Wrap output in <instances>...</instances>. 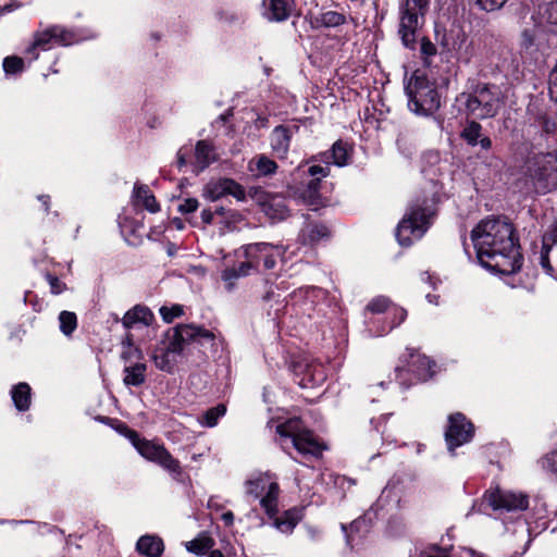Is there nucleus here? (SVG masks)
<instances>
[{"label": "nucleus", "instance_id": "obj_1", "mask_svg": "<svg viewBox=\"0 0 557 557\" xmlns=\"http://www.w3.org/2000/svg\"><path fill=\"white\" fill-rule=\"evenodd\" d=\"M480 264L487 270L510 275L522 267L518 238L512 224L505 218L481 221L471 232Z\"/></svg>", "mask_w": 557, "mask_h": 557}, {"label": "nucleus", "instance_id": "obj_2", "mask_svg": "<svg viewBox=\"0 0 557 557\" xmlns=\"http://www.w3.org/2000/svg\"><path fill=\"white\" fill-rule=\"evenodd\" d=\"M458 100L468 115L475 120H486L497 115L504 103V96L498 86L479 83L471 91L460 94Z\"/></svg>", "mask_w": 557, "mask_h": 557}, {"label": "nucleus", "instance_id": "obj_3", "mask_svg": "<svg viewBox=\"0 0 557 557\" xmlns=\"http://www.w3.org/2000/svg\"><path fill=\"white\" fill-rule=\"evenodd\" d=\"M409 110L419 116H431L441 108V96L435 83L416 71L405 87Z\"/></svg>", "mask_w": 557, "mask_h": 557}, {"label": "nucleus", "instance_id": "obj_4", "mask_svg": "<svg viewBox=\"0 0 557 557\" xmlns=\"http://www.w3.org/2000/svg\"><path fill=\"white\" fill-rule=\"evenodd\" d=\"M525 176L539 194L557 189V151L540 152L528 158Z\"/></svg>", "mask_w": 557, "mask_h": 557}, {"label": "nucleus", "instance_id": "obj_5", "mask_svg": "<svg viewBox=\"0 0 557 557\" xmlns=\"http://www.w3.org/2000/svg\"><path fill=\"white\" fill-rule=\"evenodd\" d=\"M435 210L428 200L414 202L408 213L399 222L396 230V237L401 246H409L413 240L420 239L430 225V219Z\"/></svg>", "mask_w": 557, "mask_h": 557}, {"label": "nucleus", "instance_id": "obj_6", "mask_svg": "<svg viewBox=\"0 0 557 557\" xmlns=\"http://www.w3.org/2000/svg\"><path fill=\"white\" fill-rule=\"evenodd\" d=\"M430 0H403L399 4L398 35L404 47L414 50L417 32L424 24Z\"/></svg>", "mask_w": 557, "mask_h": 557}, {"label": "nucleus", "instance_id": "obj_7", "mask_svg": "<svg viewBox=\"0 0 557 557\" xmlns=\"http://www.w3.org/2000/svg\"><path fill=\"white\" fill-rule=\"evenodd\" d=\"M276 432L281 438L290 440L293 447L302 456H321L324 447L313 433L301 424L299 419H289L278 424Z\"/></svg>", "mask_w": 557, "mask_h": 557}, {"label": "nucleus", "instance_id": "obj_8", "mask_svg": "<svg viewBox=\"0 0 557 557\" xmlns=\"http://www.w3.org/2000/svg\"><path fill=\"white\" fill-rule=\"evenodd\" d=\"M246 493L260 498V506L269 517L277 513L280 486L274 474L265 472L247 480Z\"/></svg>", "mask_w": 557, "mask_h": 557}, {"label": "nucleus", "instance_id": "obj_9", "mask_svg": "<svg viewBox=\"0 0 557 557\" xmlns=\"http://www.w3.org/2000/svg\"><path fill=\"white\" fill-rule=\"evenodd\" d=\"M127 436L144 458L158 463L172 473L181 474L180 461L163 445L140 438L137 432L132 430L127 432Z\"/></svg>", "mask_w": 557, "mask_h": 557}, {"label": "nucleus", "instance_id": "obj_10", "mask_svg": "<svg viewBox=\"0 0 557 557\" xmlns=\"http://www.w3.org/2000/svg\"><path fill=\"white\" fill-rule=\"evenodd\" d=\"M178 325L169 330L164 337L165 339L154 349L152 359L158 369L165 372H172L177 357L182 356L186 349L185 343L178 336Z\"/></svg>", "mask_w": 557, "mask_h": 557}, {"label": "nucleus", "instance_id": "obj_11", "mask_svg": "<svg viewBox=\"0 0 557 557\" xmlns=\"http://www.w3.org/2000/svg\"><path fill=\"white\" fill-rule=\"evenodd\" d=\"M178 336L184 341L187 347L190 344H197L205 350L203 354H210L214 357L223 348V338L218 337L212 331L196 324H180Z\"/></svg>", "mask_w": 557, "mask_h": 557}, {"label": "nucleus", "instance_id": "obj_12", "mask_svg": "<svg viewBox=\"0 0 557 557\" xmlns=\"http://www.w3.org/2000/svg\"><path fill=\"white\" fill-rule=\"evenodd\" d=\"M484 502L493 510H525L529 506V499L527 495L511 491H503L499 488L487 491L484 494Z\"/></svg>", "mask_w": 557, "mask_h": 557}, {"label": "nucleus", "instance_id": "obj_13", "mask_svg": "<svg viewBox=\"0 0 557 557\" xmlns=\"http://www.w3.org/2000/svg\"><path fill=\"white\" fill-rule=\"evenodd\" d=\"M401 366L396 367L397 377H400L404 372H411L420 381H426L433 375L432 362L426 356L419 354L413 349H407L400 357Z\"/></svg>", "mask_w": 557, "mask_h": 557}, {"label": "nucleus", "instance_id": "obj_14", "mask_svg": "<svg viewBox=\"0 0 557 557\" xmlns=\"http://www.w3.org/2000/svg\"><path fill=\"white\" fill-rule=\"evenodd\" d=\"M448 421L449 425L445 432V440L448 449L454 451L472 438L474 429L472 423L460 412L450 414Z\"/></svg>", "mask_w": 557, "mask_h": 557}, {"label": "nucleus", "instance_id": "obj_15", "mask_svg": "<svg viewBox=\"0 0 557 557\" xmlns=\"http://www.w3.org/2000/svg\"><path fill=\"white\" fill-rule=\"evenodd\" d=\"M226 195H231L239 201L246 199L244 187L232 178L212 180L202 189L203 198L209 201H216Z\"/></svg>", "mask_w": 557, "mask_h": 557}, {"label": "nucleus", "instance_id": "obj_16", "mask_svg": "<svg viewBox=\"0 0 557 557\" xmlns=\"http://www.w3.org/2000/svg\"><path fill=\"white\" fill-rule=\"evenodd\" d=\"M51 41L66 46L72 42V35L61 26H52L36 35L33 45L27 49V53L33 54V59H37L35 50H47Z\"/></svg>", "mask_w": 557, "mask_h": 557}, {"label": "nucleus", "instance_id": "obj_17", "mask_svg": "<svg viewBox=\"0 0 557 557\" xmlns=\"http://www.w3.org/2000/svg\"><path fill=\"white\" fill-rule=\"evenodd\" d=\"M298 129L299 126L296 124L278 125L274 127L270 135V145L273 152L278 158H285L287 156L290 140Z\"/></svg>", "mask_w": 557, "mask_h": 557}, {"label": "nucleus", "instance_id": "obj_18", "mask_svg": "<svg viewBox=\"0 0 557 557\" xmlns=\"http://www.w3.org/2000/svg\"><path fill=\"white\" fill-rule=\"evenodd\" d=\"M521 48L529 54L545 53L548 48L545 32L540 27L524 29L521 34Z\"/></svg>", "mask_w": 557, "mask_h": 557}, {"label": "nucleus", "instance_id": "obj_19", "mask_svg": "<svg viewBox=\"0 0 557 557\" xmlns=\"http://www.w3.org/2000/svg\"><path fill=\"white\" fill-rule=\"evenodd\" d=\"M294 5V0H263V16L271 22H283L289 17Z\"/></svg>", "mask_w": 557, "mask_h": 557}, {"label": "nucleus", "instance_id": "obj_20", "mask_svg": "<svg viewBox=\"0 0 557 557\" xmlns=\"http://www.w3.org/2000/svg\"><path fill=\"white\" fill-rule=\"evenodd\" d=\"M154 320L153 312L147 306L136 305L125 312L121 322L124 329L131 330L138 324L150 326Z\"/></svg>", "mask_w": 557, "mask_h": 557}, {"label": "nucleus", "instance_id": "obj_21", "mask_svg": "<svg viewBox=\"0 0 557 557\" xmlns=\"http://www.w3.org/2000/svg\"><path fill=\"white\" fill-rule=\"evenodd\" d=\"M214 161H216V153L213 145L207 140L197 141L195 146L194 173L199 174Z\"/></svg>", "mask_w": 557, "mask_h": 557}, {"label": "nucleus", "instance_id": "obj_22", "mask_svg": "<svg viewBox=\"0 0 557 557\" xmlns=\"http://www.w3.org/2000/svg\"><path fill=\"white\" fill-rule=\"evenodd\" d=\"M132 198L135 206H143L150 213L160 211V206L147 185L135 184Z\"/></svg>", "mask_w": 557, "mask_h": 557}, {"label": "nucleus", "instance_id": "obj_23", "mask_svg": "<svg viewBox=\"0 0 557 557\" xmlns=\"http://www.w3.org/2000/svg\"><path fill=\"white\" fill-rule=\"evenodd\" d=\"M253 252H259L263 260V267L267 270H271L276 264V258L281 255L278 247H274L268 243H257L249 245L247 248L248 256H252Z\"/></svg>", "mask_w": 557, "mask_h": 557}, {"label": "nucleus", "instance_id": "obj_24", "mask_svg": "<svg viewBox=\"0 0 557 557\" xmlns=\"http://www.w3.org/2000/svg\"><path fill=\"white\" fill-rule=\"evenodd\" d=\"M137 550L147 557H160L164 545L160 537L154 535H143L136 544Z\"/></svg>", "mask_w": 557, "mask_h": 557}, {"label": "nucleus", "instance_id": "obj_25", "mask_svg": "<svg viewBox=\"0 0 557 557\" xmlns=\"http://www.w3.org/2000/svg\"><path fill=\"white\" fill-rule=\"evenodd\" d=\"M346 23V16L336 11L321 12L311 16V25L314 28L320 27H337Z\"/></svg>", "mask_w": 557, "mask_h": 557}, {"label": "nucleus", "instance_id": "obj_26", "mask_svg": "<svg viewBox=\"0 0 557 557\" xmlns=\"http://www.w3.org/2000/svg\"><path fill=\"white\" fill-rule=\"evenodd\" d=\"M321 157L326 164L344 166L348 163L349 159L347 145L338 140L334 143L331 150L324 152Z\"/></svg>", "mask_w": 557, "mask_h": 557}, {"label": "nucleus", "instance_id": "obj_27", "mask_svg": "<svg viewBox=\"0 0 557 557\" xmlns=\"http://www.w3.org/2000/svg\"><path fill=\"white\" fill-rule=\"evenodd\" d=\"M146 364L137 362L124 368L123 382L126 386H139L146 381Z\"/></svg>", "mask_w": 557, "mask_h": 557}, {"label": "nucleus", "instance_id": "obj_28", "mask_svg": "<svg viewBox=\"0 0 557 557\" xmlns=\"http://www.w3.org/2000/svg\"><path fill=\"white\" fill-rule=\"evenodd\" d=\"M330 231L323 224L309 223L301 230V238L305 244H314L329 237Z\"/></svg>", "mask_w": 557, "mask_h": 557}, {"label": "nucleus", "instance_id": "obj_29", "mask_svg": "<svg viewBox=\"0 0 557 557\" xmlns=\"http://www.w3.org/2000/svg\"><path fill=\"white\" fill-rule=\"evenodd\" d=\"M14 406L20 411H25L30 405V387L27 383H18L11 391Z\"/></svg>", "mask_w": 557, "mask_h": 557}, {"label": "nucleus", "instance_id": "obj_30", "mask_svg": "<svg viewBox=\"0 0 557 557\" xmlns=\"http://www.w3.org/2000/svg\"><path fill=\"white\" fill-rule=\"evenodd\" d=\"M326 379L324 368L321 364L307 366L301 385L304 387H314L322 384Z\"/></svg>", "mask_w": 557, "mask_h": 557}, {"label": "nucleus", "instance_id": "obj_31", "mask_svg": "<svg viewBox=\"0 0 557 557\" xmlns=\"http://www.w3.org/2000/svg\"><path fill=\"white\" fill-rule=\"evenodd\" d=\"M250 170L259 176H270L277 170V164L264 154L257 157L250 163Z\"/></svg>", "mask_w": 557, "mask_h": 557}, {"label": "nucleus", "instance_id": "obj_32", "mask_svg": "<svg viewBox=\"0 0 557 557\" xmlns=\"http://www.w3.org/2000/svg\"><path fill=\"white\" fill-rule=\"evenodd\" d=\"M320 178H311L307 187L301 191L300 197L309 206H318L320 203Z\"/></svg>", "mask_w": 557, "mask_h": 557}, {"label": "nucleus", "instance_id": "obj_33", "mask_svg": "<svg viewBox=\"0 0 557 557\" xmlns=\"http://www.w3.org/2000/svg\"><path fill=\"white\" fill-rule=\"evenodd\" d=\"M460 136L469 146H476L482 136V125L472 120L466 124Z\"/></svg>", "mask_w": 557, "mask_h": 557}, {"label": "nucleus", "instance_id": "obj_34", "mask_svg": "<svg viewBox=\"0 0 557 557\" xmlns=\"http://www.w3.org/2000/svg\"><path fill=\"white\" fill-rule=\"evenodd\" d=\"M226 412V406L220 404L215 407L208 409L201 418H199V422L201 425L207 428H213L218 424V421L221 417H223Z\"/></svg>", "mask_w": 557, "mask_h": 557}, {"label": "nucleus", "instance_id": "obj_35", "mask_svg": "<svg viewBox=\"0 0 557 557\" xmlns=\"http://www.w3.org/2000/svg\"><path fill=\"white\" fill-rule=\"evenodd\" d=\"M265 212L271 219L276 220H284L288 216V208L285 201L281 198L272 199L267 205Z\"/></svg>", "mask_w": 557, "mask_h": 557}, {"label": "nucleus", "instance_id": "obj_36", "mask_svg": "<svg viewBox=\"0 0 557 557\" xmlns=\"http://www.w3.org/2000/svg\"><path fill=\"white\" fill-rule=\"evenodd\" d=\"M299 521V516L296 510H287L283 517L275 520V527L285 533L292 532Z\"/></svg>", "mask_w": 557, "mask_h": 557}, {"label": "nucleus", "instance_id": "obj_37", "mask_svg": "<svg viewBox=\"0 0 557 557\" xmlns=\"http://www.w3.org/2000/svg\"><path fill=\"white\" fill-rule=\"evenodd\" d=\"M539 15L542 23L557 25V0L540 5Z\"/></svg>", "mask_w": 557, "mask_h": 557}, {"label": "nucleus", "instance_id": "obj_38", "mask_svg": "<svg viewBox=\"0 0 557 557\" xmlns=\"http://www.w3.org/2000/svg\"><path fill=\"white\" fill-rule=\"evenodd\" d=\"M214 542L211 537L207 535H201L186 544L187 550L197 554L202 555L207 550H209L213 546Z\"/></svg>", "mask_w": 557, "mask_h": 557}, {"label": "nucleus", "instance_id": "obj_39", "mask_svg": "<svg viewBox=\"0 0 557 557\" xmlns=\"http://www.w3.org/2000/svg\"><path fill=\"white\" fill-rule=\"evenodd\" d=\"M60 330L65 336H70L77 327V318L74 312L62 311L59 314Z\"/></svg>", "mask_w": 557, "mask_h": 557}, {"label": "nucleus", "instance_id": "obj_40", "mask_svg": "<svg viewBox=\"0 0 557 557\" xmlns=\"http://www.w3.org/2000/svg\"><path fill=\"white\" fill-rule=\"evenodd\" d=\"M159 313L164 322L171 323L175 318L184 314V308L182 305H173L172 307L162 306L159 309Z\"/></svg>", "mask_w": 557, "mask_h": 557}, {"label": "nucleus", "instance_id": "obj_41", "mask_svg": "<svg viewBox=\"0 0 557 557\" xmlns=\"http://www.w3.org/2000/svg\"><path fill=\"white\" fill-rule=\"evenodd\" d=\"M437 53L436 46L426 37H422L420 41V54L425 65L430 64L429 58Z\"/></svg>", "mask_w": 557, "mask_h": 557}, {"label": "nucleus", "instance_id": "obj_42", "mask_svg": "<svg viewBox=\"0 0 557 557\" xmlns=\"http://www.w3.org/2000/svg\"><path fill=\"white\" fill-rule=\"evenodd\" d=\"M508 0H474L475 5L485 12H495L500 10Z\"/></svg>", "mask_w": 557, "mask_h": 557}, {"label": "nucleus", "instance_id": "obj_43", "mask_svg": "<svg viewBox=\"0 0 557 557\" xmlns=\"http://www.w3.org/2000/svg\"><path fill=\"white\" fill-rule=\"evenodd\" d=\"M23 59L18 57H7L3 60V70L8 74H14L23 70Z\"/></svg>", "mask_w": 557, "mask_h": 557}, {"label": "nucleus", "instance_id": "obj_44", "mask_svg": "<svg viewBox=\"0 0 557 557\" xmlns=\"http://www.w3.org/2000/svg\"><path fill=\"white\" fill-rule=\"evenodd\" d=\"M199 201L196 198H183L177 206V211L182 214H190L198 210Z\"/></svg>", "mask_w": 557, "mask_h": 557}, {"label": "nucleus", "instance_id": "obj_45", "mask_svg": "<svg viewBox=\"0 0 557 557\" xmlns=\"http://www.w3.org/2000/svg\"><path fill=\"white\" fill-rule=\"evenodd\" d=\"M389 305V300L384 296H379L372 299L368 306L367 310H369L372 313H381L386 310V308Z\"/></svg>", "mask_w": 557, "mask_h": 557}, {"label": "nucleus", "instance_id": "obj_46", "mask_svg": "<svg viewBox=\"0 0 557 557\" xmlns=\"http://www.w3.org/2000/svg\"><path fill=\"white\" fill-rule=\"evenodd\" d=\"M548 252H549V246L547 244V237L544 236L543 238V246L540 255V263L542 268L546 271V273H550L553 271V268L549 263L548 259Z\"/></svg>", "mask_w": 557, "mask_h": 557}, {"label": "nucleus", "instance_id": "obj_47", "mask_svg": "<svg viewBox=\"0 0 557 557\" xmlns=\"http://www.w3.org/2000/svg\"><path fill=\"white\" fill-rule=\"evenodd\" d=\"M542 466L545 470L557 474V449L550 451L543 458Z\"/></svg>", "mask_w": 557, "mask_h": 557}, {"label": "nucleus", "instance_id": "obj_48", "mask_svg": "<svg viewBox=\"0 0 557 557\" xmlns=\"http://www.w3.org/2000/svg\"><path fill=\"white\" fill-rule=\"evenodd\" d=\"M366 524V520L364 519H357L355 521H352L349 525V531L347 529V527L345 524H342V529L343 531L345 532L346 534V540H347V543L350 544L351 541L354 540L352 539V533L354 532H358L362 525Z\"/></svg>", "mask_w": 557, "mask_h": 557}, {"label": "nucleus", "instance_id": "obj_49", "mask_svg": "<svg viewBox=\"0 0 557 557\" xmlns=\"http://www.w3.org/2000/svg\"><path fill=\"white\" fill-rule=\"evenodd\" d=\"M239 277L234 267L225 269L222 273V280L227 284L228 289L233 288V282Z\"/></svg>", "mask_w": 557, "mask_h": 557}, {"label": "nucleus", "instance_id": "obj_50", "mask_svg": "<svg viewBox=\"0 0 557 557\" xmlns=\"http://www.w3.org/2000/svg\"><path fill=\"white\" fill-rule=\"evenodd\" d=\"M308 173L310 174V176H312V178L325 177L330 173V168L329 164L325 166L311 165L308 170Z\"/></svg>", "mask_w": 557, "mask_h": 557}, {"label": "nucleus", "instance_id": "obj_51", "mask_svg": "<svg viewBox=\"0 0 557 557\" xmlns=\"http://www.w3.org/2000/svg\"><path fill=\"white\" fill-rule=\"evenodd\" d=\"M549 95L557 102V63L549 75Z\"/></svg>", "mask_w": 557, "mask_h": 557}, {"label": "nucleus", "instance_id": "obj_52", "mask_svg": "<svg viewBox=\"0 0 557 557\" xmlns=\"http://www.w3.org/2000/svg\"><path fill=\"white\" fill-rule=\"evenodd\" d=\"M47 278L53 294H60L64 290L65 285L57 276L48 275Z\"/></svg>", "mask_w": 557, "mask_h": 557}, {"label": "nucleus", "instance_id": "obj_53", "mask_svg": "<svg viewBox=\"0 0 557 557\" xmlns=\"http://www.w3.org/2000/svg\"><path fill=\"white\" fill-rule=\"evenodd\" d=\"M540 125L545 133H550L555 129V123L545 115L540 116Z\"/></svg>", "mask_w": 557, "mask_h": 557}, {"label": "nucleus", "instance_id": "obj_54", "mask_svg": "<svg viewBox=\"0 0 557 557\" xmlns=\"http://www.w3.org/2000/svg\"><path fill=\"white\" fill-rule=\"evenodd\" d=\"M122 346H123V348L134 350V352L137 354L138 356L140 355V351L134 346L133 336L129 333H127L125 338L123 339Z\"/></svg>", "mask_w": 557, "mask_h": 557}, {"label": "nucleus", "instance_id": "obj_55", "mask_svg": "<svg viewBox=\"0 0 557 557\" xmlns=\"http://www.w3.org/2000/svg\"><path fill=\"white\" fill-rule=\"evenodd\" d=\"M236 268V272L238 273V275L242 277V276H246L249 274V271L250 269L252 268V263L251 262H242L239 263Z\"/></svg>", "mask_w": 557, "mask_h": 557}, {"label": "nucleus", "instance_id": "obj_56", "mask_svg": "<svg viewBox=\"0 0 557 557\" xmlns=\"http://www.w3.org/2000/svg\"><path fill=\"white\" fill-rule=\"evenodd\" d=\"M187 156L188 151H185V148H181L177 151V168L180 170L187 164Z\"/></svg>", "mask_w": 557, "mask_h": 557}, {"label": "nucleus", "instance_id": "obj_57", "mask_svg": "<svg viewBox=\"0 0 557 557\" xmlns=\"http://www.w3.org/2000/svg\"><path fill=\"white\" fill-rule=\"evenodd\" d=\"M213 212L210 209H203L201 211V220L203 224H211L213 221Z\"/></svg>", "mask_w": 557, "mask_h": 557}, {"label": "nucleus", "instance_id": "obj_58", "mask_svg": "<svg viewBox=\"0 0 557 557\" xmlns=\"http://www.w3.org/2000/svg\"><path fill=\"white\" fill-rule=\"evenodd\" d=\"M478 145L484 150H490L492 147V140L487 136H481Z\"/></svg>", "mask_w": 557, "mask_h": 557}, {"label": "nucleus", "instance_id": "obj_59", "mask_svg": "<svg viewBox=\"0 0 557 557\" xmlns=\"http://www.w3.org/2000/svg\"><path fill=\"white\" fill-rule=\"evenodd\" d=\"M395 315L398 317V322L396 323V325H398L399 323H401L406 317H407V311L404 309V308H398L395 310ZM395 326V324H393L391 326V329H393Z\"/></svg>", "mask_w": 557, "mask_h": 557}, {"label": "nucleus", "instance_id": "obj_60", "mask_svg": "<svg viewBox=\"0 0 557 557\" xmlns=\"http://www.w3.org/2000/svg\"><path fill=\"white\" fill-rule=\"evenodd\" d=\"M222 520L226 525H232L234 522V515L232 511H226L222 515Z\"/></svg>", "mask_w": 557, "mask_h": 557}, {"label": "nucleus", "instance_id": "obj_61", "mask_svg": "<svg viewBox=\"0 0 557 557\" xmlns=\"http://www.w3.org/2000/svg\"><path fill=\"white\" fill-rule=\"evenodd\" d=\"M547 240H552L553 243H557V222L553 225L549 234L546 236Z\"/></svg>", "mask_w": 557, "mask_h": 557}, {"label": "nucleus", "instance_id": "obj_62", "mask_svg": "<svg viewBox=\"0 0 557 557\" xmlns=\"http://www.w3.org/2000/svg\"><path fill=\"white\" fill-rule=\"evenodd\" d=\"M123 349H124V350H123V352H122V358H123L124 360H128V359H131V358H132V357H134V356H135V357H137V358H140V355L138 356L137 354H135V352H134V350H129V349H127V348H123Z\"/></svg>", "mask_w": 557, "mask_h": 557}, {"label": "nucleus", "instance_id": "obj_63", "mask_svg": "<svg viewBox=\"0 0 557 557\" xmlns=\"http://www.w3.org/2000/svg\"><path fill=\"white\" fill-rule=\"evenodd\" d=\"M268 122H269V121H268V117L260 116V115H259V116L256 119V121H255L256 126H257L258 128H260V127H267V126H268Z\"/></svg>", "mask_w": 557, "mask_h": 557}, {"label": "nucleus", "instance_id": "obj_64", "mask_svg": "<svg viewBox=\"0 0 557 557\" xmlns=\"http://www.w3.org/2000/svg\"><path fill=\"white\" fill-rule=\"evenodd\" d=\"M172 224L175 226L176 230H184L185 225L184 222L180 218L172 219Z\"/></svg>", "mask_w": 557, "mask_h": 557}]
</instances>
